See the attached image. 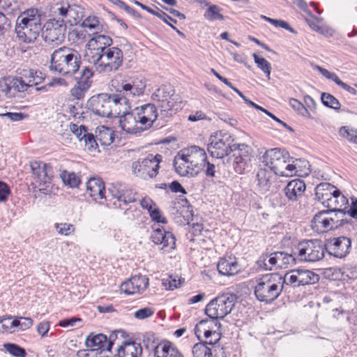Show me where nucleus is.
<instances>
[{
	"label": "nucleus",
	"instance_id": "1",
	"mask_svg": "<svg viewBox=\"0 0 357 357\" xmlns=\"http://www.w3.org/2000/svg\"><path fill=\"white\" fill-rule=\"evenodd\" d=\"M112 81V86L118 93L112 96L100 93L90 99V106L94 114L102 117L113 118L120 114L119 105L127 104L130 98L144 93L146 86V79L142 76L125 78L121 82Z\"/></svg>",
	"mask_w": 357,
	"mask_h": 357
},
{
	"label": "nucleus",
	"instance_id": "2",
	"mask_svg": "<svg viewBox=\"0 0 357 357\" xmlns=\"http://www.w3.org/2000/svg\"><path fill=\"white\" fill-rule=\"evenodd\" d=\"M261 160V162L276 175L289 177L297 173L296 165L291 164L290 162H295L298 160H294L289 156V152L284 149L279 148L268 149L263 154Z\"/></svg>",
	"mask_w": 357,
	"mask_h": 357
},
{
	"label": "nucleus",
	"instance_id": "3",
	"mask_svg": "<svg viewBox=\"0 0 357 357\" xmlns=\"http://www.w3.org/2000/svg\"><path fill=\"white\" fill-rule=\"evenodd\" d=\"M151 99L157 103L163 119L171 117L182 109V101L170 84H163L151 95Z\"/></svg>",
	"mask_w": 357,
	"mask_h": 357
},
{
	"label": "nucleus",
	"instance_id": "4",
	"mask_svg": "<svg viewBox=\"0 0 357 357\" xmlns=\"http://www.w3.org/2000/svg\"><path fill=\"white\" fill-rule=\"evenodd\" d=\"M80 63L79 54L63 46L52 54L50 69L62 75H73L79 70Z\"/></svg>",
	"mask_w": 357,
	"mask_h": 357
},
{
	"label": "nucleus",
	"instance_id": "5",
	"mask_svg": "<svg viewBox=\"0 0 357 357\" xmlns=\"http://www.w3.org/2000/svg\"><path fill=\"white\" fill-rule=\"evenodd\" d=\"M281 281L278 273L266 274L259 278L254 291L257 299L265 303L273 302L282 291Z\"/></svg>",
	"mask_w": 357,
	"mask_h": 357
},
{
	"label": "nucleus",
	"instance_id": "6",
	"mask_svg": "<svg viewBox=\"0 0 357 357\" xmlns=\"http://www.w3.org/2000/svg\"><path fill=\"white\" fill-rule=\"evenodd\" d=\"M325 252V243L320 239L303 240L295 247V254L301 261H319L324 257Z\"/></svg>",
	"mask_w": 357,
	"mask_h": 357
},
{
	"label": "nucleus",
	"instance_id": "7",
	"mask_svg": "<svg viewBox=\"0 0 357 357\" xmlns=\"http://www.w3.org/2000/svg\"><path fill=\"white\" fill-rule=\"evenodd\" d=\"M344 213L333 210H322L317 213L311 223L312 229L319 234L338 228L344 224Z\"/></svg>",
	"mask_w": 357,
	"mask_h": 357
},
{
	"label": "nucleus",
	"instance_id": "8",
	"mask_svg": "<svg viewBox=\"0 0 357 357\" xmlns=\"http://www.w3.org/2000/svg\"><path fill=\"white\" fill-rule=\"evenodd\" d=\"M236 296L234 294H224L209 302L205 307V314L211 319H223L234 307Z\"/></svg>",
	"mask_w": 357,
	"mask_h": 357
},
{
	"label": "nucleus",
	"instance_id": "9",
	"mask_svg": "<svg viewBox=\"0 0 357 357\" xmlns=\"http://www.w3.org/2000/svg\"><path fill=\"white\" fill-rule=\"evenodd\" d=\"M110 46H100V48L96 50L94 53L92 50L89 48L91 56V63L99 66L105 65V67H110V68L117 69L122 63L123 53L122 51L117 47Z\"/></svg>",
	"mask_w": 357,
	"mask_h": 357
},
{
	"label": "nucleus",
	"instance_id": "10",
	"mask_svg": "<svg viewBox=\"0 0 357 357\" xmlns=\"http://www.w3.org/2000/svg\"><path fill=\"white\" fill-rule=\"evenodd\" d=\"M162 156L160 154H149L146 158H140L132 162V173L144 180L155 177L160 168Z\"/></svg>",
	"mask_w": 357,
	"mask_h": 357
},
{
	"label": "nucleus",
	"instance_id": "11",
	"mask_svg": "<svg viewBox=\"0 0 357 357\" xmlns=\"http://www.w3.org/2000/svg\"><path fill=\"white\" fill-rule=\"evenodd\" d=\"M210 143L207 146V150L212 158L222 159L228 156L233 151L236 144H234V139L227 134L222 132L211 136Z\"/></svg>",
	"mask_w": 357,
	"mask_h": 357
},
{
	"label": "nucleus",
	"instance_id": "12",
	"mask_svg": "<svg viewBox=\"0 0 357 357\" xmlns=\"http://www.w3.org/2000/svg\"><path fill=\"white\" fill-rule=\"evenodd\" d=\"M118 334H121L123 336L124 332L121 330L113 331L108 338L102 333L96 335L91 333L87 336L85 344L87 347L94 348L91 350L92 351H98V356L96 357H105V356H109V354L106 352L108 344L111 342L113 347L116 344V340H117Z\"/></svg>",
	"mask_w": 357,
	"mask_h": 357
},
{
	"label": "nucleus",
	"instance_id": "13",
	"mask_svg": "<svg viewBox=\"0 0 357 357\" xmlns=\"http://www.w3.org/2000/svg\"><path fill=\"white\" fill-rule=\"evenodd\" d=\"M231 153L233 154L227 158V162L232 161L233 169L236 173H244L251 162V149L245 144H236Z\"/></svg>",
	"mask_w": 357,
	"mask_h": 357
},
{
	"label": "nucleus",
	"instance_id": "14",
	"mask_svg": "<svg viewBox=\"0 0 357 357\" xmlns=\"http://www.w3.org/2000/svg\"><path fill=\"white\" fill-rule=\"evenodd\" d=\"M324 243L326 252L336 258L342 259L345 257L351 249V239L344 236L330 238Z\"/></svg>",
	"mask_w": 357,
	"mask_h": 357
},
{
	"label": "nucleus",
	"instance_id": "15",
	"mask_svg": "<svg viewBox=\"0 0 357 357\" xmlns=\"http://www.w3.org/2000/svg\"><path fill=\"white\" fill-rule=\"evenodd\" d=\"M138 117L137 121L144 131L149 130L156 121L158 113L155 104L147 103L135 109Z\"/></svg>",
	"mask_w": 357,
	"mask_h": 357
},
{
	"label": "nucleus",
	"instance_id": "16",
	"mask_svg": "<svg viewBox=\"0 0 357 357\" xmlns=\"http://www.w3.org/2000/svg\"><path fill=\"white\" fill-rule=\"evenodd\" d=\"M152 227L151 239L155 244L162 245V249L166 252L175 248L176 238L172 232L165 231L163 227L158 224H155Z\"/></svg>",
	"mask_w": 357,
	"mask_h": 357
},
{
	"label": "nucleus",
	"instance_id": "17",
	"mask_svg": "<svg viewBox=\"0 0 357 357\" xmlns=\"http://www.w3.org/2000/svg\"><path fill=\"white\" fill-rule=\"evenodd\" d=\"M181 151L197 176L202 171V165L207 158L205 151L197 146H192Z\"/></svg>",
	"mask_w": 357,
	"mask_h": 357
},
{
	"label": "nucleus",
	"instance_id": "18",
	"mask_svg": "<svg viewBox=\"0 0 357 357\" xmlns=\"http://www.w3.org/2000/svg\"><path fill=\"white\" fill-rule=\"evenodd\" d=\"M149 278L144 275H135L121 284V291L128 295L140 294L148 287Z\"/></svg>",
	"mask_w": 357,
	"mask_h": 357
},
{
	"label": "nucleus",
	"instance_id": "19",
	"mask_svg": "<svg viewBox=\"0 0 357 357\" xmlns=\"http://www.w3.org/2000/svg\"><path fill=\"white\" fill-rule=\"evenodd\" d=\"M138 117L135 112H123L119 116V123L121 128L127 133L139 135L144 132L141 125L137 121Z\"/></svg>",
	"mask_w": 357,
	"mask_h": 357
},
{
	"label": "nucleus",
	"instance_id": "20",
	"mask_svg": "<svg viewBox=\"0 0 357 357\" xmlns=\"http://www.w3.org/2000/svg\"><path fill=\"white\" fill-rule=\"evenodd\" d=\"M30 167L36 181L39 185L50 183L52 177L51 166L40 161L30 162Z\"/></svg>",
	"mask_w": 357,
	"mask_h": 357
},
{
	"label": "nucleus",
	"instance_id": "21",
	"mask_svg": "<svg viewBox=\"0 0 357 357\" xmlns=\"http://www.w3.org/2000/svg\"><path fill=\"white\" fill-rule=\"evenodd\" d=\"M41 31V26H26L16 24L15 32L20 43H33L36 41Z\"/></svg>",
	"mask_w": 357,
	"mask_h": 357
},
{
	"label": "nucleus",
	"instance_id": "22",
	"mask_svg": "<svg viewBox=\"0 0 357 357\" xmlns=\"http://www.w3.org/2000/svg\"><path fill=\"white\" fill-rule=\"evenodd\" d=\"M337 188L329 183H321L315 188V197L324 206L327 208Z\"/></svg>",
	"mask_w": 357,
	"mask_h": 357
},
{
	"label": "nucleus",
	"instance_id": "23",
	"mask_svg": "<svg viewBox=\"0 0 357 357\" xmlns=\"http://www.w3.org/2000/svg\"><path fill=\"white\" fill-rule=\"evenodd\" d=\"M174 167L175 172L181 176H196L192 167L190 165L181 150L179 151L174 156Z\"/></svg>",
	"mask_w": 357,
	"mask_h": 357
},
{
	"label": "nucleus",
	"instance_id": "24",
	"mask_svg": "<svg viewBox=\"0 0 357 357\" xmlns=\"http://www.w3.org/2000/svg\"><path fill=\"white\" fill-rule=\"evenodd\" d=\"M212 329L213 326L209 325V320L203 319L196 325L195 332L198 337L202 333H204V337L206 339L214 336V340H206L204 342L208 344L209 345H213L220 340V333L217 332L215 330L213 331Z\"/></svg>",
	"mask_w": 357,
	"mask_h": 357
},
{
	"label": "nucleus",
	"instance_id": "25",
	"mask_svg": "<svg viewBox=\"0 0 357 357\" xmlns=\"http://www.w3.org/2000/svg\"><path fill=\"white\" fill-rule=\"evenodd\" d=\"M217 269L220 275L225 276L234 275L240 270L236 258L231 256L221 258L217 264Z\"/></svg>",
	"mask_w": 357,
	"mask_h": 357
},
{
	"label": "nucleus",
	"instance_id": "26",
	"mask_svg": "<svg viewBox=\"0 0 357 357\" xmlns=\"http://www.w3.org/2000/svg\"><path fill=\"white\" fill-rule=\"evenodd\" d=\"M306 188L305 183L301 179L289 181L284 189L285 196L291 202L297 201L302 197Z\"/></svg>",
	"mask_w": 357,
	"mask_h": 357
},
{
	"label": "nucleus",
	"instance_id": "27",
	"mask_svg": "<svg viewBox=\"0 0 357 357\" xmlns=\"http://www.w3.org/2000/svg\"><path fill=\"white\" fill-rule=\"evenodd\" d=\"M16 24L41 26V15L38 9H28L20 14Z\"/></svg>",
	"mask_w": 357,
	"mask_h": 357
},
{
	"label": "nucleus",
	"instance_id": "28",
	"mask_svg": "<svg viewBox=\"0 0 357 357\" xmlns=\"http://www.w3.org/2000/svg\"><path fill=\"white\" fill-rule=\"evenodd\" d=\"M155 357H183L176 347L169 341L153 346Z\"/></svg>",
	"mask_w": 357,
	"mask_h": 357
},
{
	"label": "nucleus",
	"instance_id": "29",
	"mask_svg": "<svg viewBox=\"0 0 357 357\" xmlns=\"http://www.w3.org/2000/svg\"><path fill=\"white\" fill-rule=\"evenodd\" d=\"M86 190L93 199H102L105 192L104 182L100 178H91L86 183Z\"/></svg>",
	"mask_w": 357,
	"mask_h": 357
},
{
	"label": "nucleus",
	"instance_id": "30",
	"mask_svg": "<svg viewBox=\"0 0 357 357\" xmlns=\"http://www.w3.org/2000/svg\"><path fill=\"white\" fill-rule=\"evenodd\" d=\"M294 273L298 275L300 286L315 284L319 280V275L310 270L297 268Z\"/></svg>",
	"mask_w": 357,
	"mask_h": 357
},
{
	"label": "nucleus",
	"instance_id": "31",
	"mask_svg": "<svg viewBox=\"0 0 357 357\" xmlns=\"http://www.w3.org/2000/svg\"><path fill=\"white\" fill-rule=\"evenodd\" d=\"M59 15L61 17H69L72 20H68L70 25L77 24L82 17V12L79 7L70 6L68 8L61 7L58 9Z\"/></svg>",
	"mask_w": 357,
	"mask_h": 357
},
{
	"label": "nucleus",
	"instance_id": "32",
	"mask_svg": "<svg viewBox=\"0 0 357 357\" xmlns=\"http://www.w3.org/2000/svg\"><path fill=\"white\" fill-rule=\"evenodd\" d=\"M337 193H335L331 201L329 204H327V208L330 210H333L337 213V211H341L344 213V215H345V212L341 208L344 206V208H347V206L349 204V201L347 198L342 194L340 190L337 189Z\"/></svg>",
	"mask_w": 357,
	"mask_h": 357
},
{
	"label": "nucleus",
	"instance_id": "33",
	"mask_svg": "<svg viewBox=\"0 0 357 357\" xmlns=\"http://www.w3.org/2000/svg\"><path fill=\"white\" fill-rule=\"evenodd\" d=\"M272 172L271 169L266 168H259L256 174L257 185L262 190H268L271 185V178L272 177Z\"/></svg>",
	"mask_w": 357,
	"mask_h": 357
},
{
	"label": "nucleus",
	"instance_id": "34",
	"mask_svg": "<svg viewBox=\"0 0 357 357\" xmlns=\"http://www.w3.org/2000/svg\"><path fill=\"white\" fill-rule=\"evenodd\" d=\"M278 268H287L296 264L297 259L295 252L294 254L284 251L276 252Z\"/></svg>",
	"mask_w": 357,
	"mask_h": 357
},
{
	"label": "nucleus",
	"instance_id": "35",
	"mask_svg": "<svg viewBox=\"0 0 357 357\" xmlns=\"http://www.w3.org/2000/svg\"><path fill=\"white\" fill-rule=\"evenodd\" d=\"M64 31H65L59 30L54 28H45V29L42 31L41 37L47 43H55V45H58L61 43Z\"/></svg>",
	"mask_w": 357,
	"mask_h": 357
},
{
	"label": "nucleus",
	"instance_id": "36",
	"mask_svg": "<svg viewBox=\"0 0 357 357\" xmlns=\"http://www.w3.org/2000/svg\"><path fill=\"white\" fill-rule=\"evenodd\" d=\"M73 75H74V78L77 82L89 89L92 82L91 78L93 75V72L91 68L84 66L80 71L78 70Z\"/></svg>",
	"mask_w": 357,
	"mask_h": 357
},
{
	"label": "nucleus",
	"instance_id": "37",
	"mask_svg": "<svg viewBox=\"0 0 357 357\" xmlns=\"http://www.w3.org/2000/svg\"><path fill=\"white\" fill-rule=\"evenodd\" d=\"M60 177L63 183L70 188L78 187L81 182L79 176L73 172L64 170L61 173Z\"/></svg>",
	"mask_w": 357,
	"mask_h": 357
},
{
	"label": "nucleus",
	"instance_id": "38",
	"mask_svg": "<svg viewBox=\"0 0 357 357\" xmlns=\"http://www.w3.org/2000/svg\"><path fill=\"white\" fill-rule=\"evenodd\" d=\"M207 344L203 342L195 344L192 351L193 357H212L211 349Z\"/></svg>",
	"mask_w": 357,
	"mask_h": 357
},
{
	"label": "nucleus",
	"instance_id": "39",
	"mask_svg": "<svg viewBox=\"0 0 357 357\" xmlns=\"http://www.w3.org/2000/svg\"><path fill=\"white\" fill-rule=\"evenodd\" d=\"M221 9L216 5H208L204 16L209 21L224 20L225 17L220 13Z\"/></svg>",
	"mask_w": 357,
	"mask_h": 357
},
{
	"label": "nucleus",
	"instance_id": "40",
	"mask_svg": "<svg viewBox=\"0 0 357 357\" xmlns=\"http://www.w3.org/2000/svg\"><path fill=\"white\" fill-rule=\"evenodd\" d=\"M281 280L282 290H283L284 285H291L294 287L300 286L298 284V275L294 273V269L286 273L284 276L281 275Z\"/></svg>",
	"mask_w": 357,
	"mask_h": 357
},
{
	"label": "nucleus",
	"instance_id": "41",
	"mask_svg": "<svg viewBox=\"0 0 357 357\" xmlns=\"http://www.w3.org/2000/svg\"><path fill=\"white\" fill-rule=\"evenodd\" d=\"M321 100L322 103L328 107L335 110H339L340 109L341 105L339 100L330 93H323Z\"/></svg>",
	"mask_w": 357,
	"mask_h": 357
},
{
	"label": "nucleus",
	"instance_id": "42",
	"mask_svg": "<svg viewBox=\"0 0 357 357\" xmlns=\"http://www.w3.org/2000/svg\"><path fill=\"white\" fill-rule=\"evenodd\" d=\"M20 1L18 0H0V7L7 14H11L20 10Z\"/></svg>",
	"mask_w": 357,
	"mask_h": 357
},
{
	"label": "nucleus",
	"instance_id": "43",
	"mask_svg": "<svg viewBox=\"0 0 357 357\" xmlns=\"http://www.w3.org/2000/svg\"><path fill=\"white\" fill-rule=\"evenodd\" d=\"M3 348L15 357H26V356L25 349L14 343H6L3 344Z\"/></svg>",
	"mask_w": 357,
	"mask_h": 357
},
{
	"label": "nucleus",
	"instance_id": "44",
	"mask_svg": "<svg viewBox=\"0 0 357 357\" xmlns=\"http://www.w3.org/2000/svg\"><path fill=\"white\" fill-rule=\"evenodd\" d=\"M23 72L24 73L22 74V76H24L25 83L29 84V88L36 86L40 82L42 78L36 75L37 73L33 70H24Z\"/></svg>",
	"mask_w": 357,
	"mask_h": 357
},
{
	"label": "nucleus",
	"instance_id": "45",
	"mask_svg": "<svg viewBox=\"0 0 357 357\" xmlns=\"http://www.w3.org/2000/svg\"><path fill=\"white\" fill-rule=\"evenodd\" d=\"M339 134L346 138L349 142L357 144V130L350 129L347 126H342L339 130Z\"/></svg>",
	"mask_w": 357,
	"mask_h": 357
},
{
	"label": "nucleus",
	"instance_id": "46",
	"mask_svg": "<svg viewBox=\"0 0 357 357\" xmlns=\"http://www.w3.org/2000/svg\"><path fill=\"white\" fill-rule=\"evenodd\" d=\"M289 103V105L301 116L305 117L310 116V114L306 107L297 99L290 98Z\"/></svg>",
	"mask_w": 357,
	"mask_h": 357
},
{
	"label": "nucleus",
	"instance_id": "47",
	"mask_svg": "<svg viewBox=\"0 0 357 357\" xmlns=\"http://www.w3.org/2000/svg\"><path fill=\"white\" fill-rule=\"evenodd\" d=\"M253 57L255 62L257 65V67L264 71V73H266L268 76H269L271 73V64L265 59L260 56L257 53L253 54Z\"/></svg>",
	"mask_w": 357,
	"mask_h": 357
},
{
	"label": "nucleus",
	"instance_id": "48",
	"mask_svg": "<svg viewBox=\"0 0 357 357\" xmlns=\"http://www.w3.org/2000/svg\"><path fill=\"white\" fill-rule=\"evenodd\" d=\"M64 17L50 19L45 24V28H54L59 30L66 31V25L63 20Z\"/></svg>",
	"mask_w": 357,
	"mask_h": 357
},
{
	"label": "nucleus",
	"instance_id": "49",
	"mask_svg": "<svg viewBox=\"0 0 357 357\" xmlns=\"http://www.w3.org/2000/svg\"><path fill=\"white\" fill-rule=\"evenodd\" d=\"M261 17L263 19H264L266 21L272 24L275 27H280V28L284 29L286 30L289 31L291 33H297L294 29H293L292 27L290 26V25L288 24V22H287L284 20H275V19H272V18H270V17L264 16V15H261Z\"/></svg>",
	"mask_w": 357,
	"mask_h": 357
},
{
	"label": "nucleus",
	"instance_id": "50",
	"mask_svg": "<svg viewBox=\"0 0 357 357\" xmlns=\"http://www.w3.org/2000/svg\"><path fill=\"white\" fill-rule=\"evenodd\" d=\"M136 201V193L131 189H123L121 197V204L127 205Z\"/></svg>",
	"mask_w": 357,
	"mask_h": 357
},
{
	"label": "nucleus",
	"instance_id": "51",
	"mask_svg": "<svg viewBox=\"0 0 357 357\" xmlns=\"http://www.w3.org/2000/svg\"><path fill=\"white\" fill-rule=\"evenodd\" d=\"M99 131V135L96 136L102 144H109L112 142V137L111 130L108 128L102 126Z\"/></svg>",
	"mask_w": 357,
	"mask_h": 357
},
{
	"label": "nucleus",
	"instance_id": "52",
	"mask_svg": "<svg viewBox=\"0 0 357 357\" xmlns=\"http://www.w3.org/2000/svg\"><path fill=\"white\" fill-rule=\"evenodd\" d=\"M13 90L17 92H24L29 88V84L25 83L23 77H14L11 79Z\"/></svg>",
	"mask_w": 357,
	"mask_h": 357
},
{
	"label": "nucleus",
	"instance_id": "53",
	"mask_svg": "<svg viewBox=\"0 0 357 357\" xmlns=\"http://www.w3.org/2000/svg\"><path fill=\"white\" fill-rule=\"evenodd\" d=\"M202 171H203L205 175L209 178L215 177V174L217 172L215 165L208 160L207 158L202 165Z\"/></svg>",
	"mask_w": 357,
	"mask_h": 357
},
{
	"label": "nucleus",
	"instance_id": "54",
	"mask_svg": "<svg viewBox=\"0 0 357 357\" xmlns=\"http://www.w3.org/2000/svg\"><path fill=\"white\" fill-rule=\"evenodd\" d=\"M55 228L61 235L68 236L75 231L74 225L70 223H56Z\"/></svg>",
	"mask_w": 357,
	"mask_h": 357
},
{
	"label": "nucleus",
	"instance_id": "55",
	"mask_svg": "<svg viewBox=\"0 0 357 357\" xmlns=\"http://www.w3.org/2000/svg\"><path fill=\"white\" fill-rule=\"evenodd\" d=\"M89 88L82 86L81 84L77 82L76 84L70 90V94L73 97L77 100L82 99Z\"/></svg>",
	"mask_w": 357,
	"mask_h": 357
},
{
	"label": "nucleus",
	"instance_id": "56",
	"mask_svg": "<svg viewBox=\"0 0 357 357\" xmlns=\"http://www.w3.org/2000/svg\"><path fill=\"white\" fill-rule=\"evenodd\" d=\"M82 137H84L83 142L87 150L93 151L96 149L98 143L92 133L89 132L86 135H83Z\"/></svg>",
	"mask_w": 357,
	"mask_h": 357
},
{
	"label": "nucleus",
	"instance_id": "57",
	"mask_svg": "<svg viewBox=\"0 0 357 357\" xmlns=\"http://www.w3.org/2000/svg\"><path fill=\"white\" fill-rule=\"evenodd\" d=\"M154 312L153 308L146 307L137 310L134 314V317L137 319H145L153 316Z\"/></svg>",
	"mask_w": 357,
	"mask_h": 357
},
{
	"label": "nucleus",
	"instance_id": "58",
	"mask_svg": "<svg viewBox=\"0 0 357 357\" xmlns=\"http://www.w3.org/2000/svg\"><path fill=\"white\" fill-rule=\"evenodd\" d=\"M94 42L97 45H112V40L107 36L96 33L89 40V43Z\"/></svg>",
	"mask_w": 357,
	"mask_h": 357
},
{
	"label": "nucleus",
	"instance_id": "59",
	"mask_svg": "<svg viewBox=\"0 0 357 357\" xmlns=\"http://www.w3.org/2000/svg\"><path fill=\"white\" fill-rule=\"evenodd\" d=\"M1 117H6L11 121H20L28 116L22 112H6L0 114Z\"/></svg>",
	"mask_w": 357,
	"mask_h": 357
},
{
	"label": "nucleus",
	"instance_id": "60",
	"mask_svg": "<svg viewBox=\"0 0 357 357\" xmlns=\"http://www.w3.org/2000/svg\"><path fill=\"white\" fill-rule=\"evenodd\" d=\"M316 68L323 76L328 79L333 81L336 84L340 79L335 73L329 72L327 69H325L319 66H317Z\"/></svg>",
	"mask_w": 357,
	"mask_h": 357
},
{
	"label": "nucleus",
	"instance_id": "61",
	"mask_svg": "<svg viewBox=\"0 0 357 357\" xmlns=\"http://www.w3.org/2000/svg\"><path fill=\"white\" fill-rule=\"evenodd\" d=\"M149 213L152 220L156 222L157 223H167L166 218L161 215L160 211L158 208H152L149 211Z\"/></svg>",
	"mask_w": 357,
	"mask_h": 357
},
{
	"label": "nucleus",
	"instance_id": "62",
	"mask_svg": "<svg viewBox=\"0 0 357 357\" xmlns=\"http://www.w3.org/2000/svg\"><path fill=\"white\" fill-rule=\"evenodd\" d=\"M98 19L95 16L86 17L82 23V26L90 29H95L98 25Z\"/></svg>",
	"mask_w": 357,
	"mask_h": 357
},
{
	"label": "nucleus",
	"instance_id": "63",
	"mask_svg": "<svg viewBox=\"0 0 357 357\" xmlns=\"http://www.w3.org/2000/svg\"><path fill=\"white\" fill-rule=\"evenodd\" d=\"M109 193L111 194V196L116 199V201L114 202L113 204L116 207L121 208L122 204H121V197L122 190H119L116 188L115 187H113L112 188L109 189Z\"/></svg>",
	"mask_w": 357,
	"mask_h": 357
},
{
	"label": "nucleus",
	"instance_id": "64",
	"mask_svg": "<svg viewBox=\"0 0 357 357\" xmlns=\"http://www.w3.org/2000/svg\"><path fill=\"white\" fill-rule=\"evenodd\" d=\"M10 193L9 186L6 183L0 181V202H5Z\"/></svg>",
	"mask_w": 357,
	"mask_h": 357
}]
</instances>
